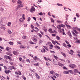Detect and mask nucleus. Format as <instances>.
Segmentation results:
<instances>
[{
    "label": "nucleus",
    "instance_id": "obj_1",
    "mask_svg": "<svg viewBox=\"0 0 80 80\" xmlns=\"http://www.w3.org/2000/svg\"><path fill=\"white\" fill-rule=\"evenodd\" d=\"M17 4L18 5L17 6V8H16V10H18L20 7H23V5L22 4V2L20 0H18L17 2Z\"/></svg>",
    "mask_w": 80,
    "mask_h": 80
},
{
    "label": "nucleus",
    "instance_id": "obj_2",
    "mask_svg": "<svg viewBox=\"0 0 80 80\" xmlns=\"http://www.w3.org/2000/svg\"><path fill=\"white\" fill-rule=\"evenodd\" d=\"M61 27L65 28V26L62 24H61L60 25H58L57 26V28L58 29H60V30H62V28H61Z\"/></svg>",
    "mask_w": 80,
    "mask_h": 80
},
{
    "label": "nucleus",
    "instance_id": "obj_3",
    "mask_svg": "<svg viewBox=\"0 0 80 80\" xmlns=\"http://www.w3.org/2000/svg\"><path fill=\"white\" fill-rule=\"evenodd\" d=\"M72 32L73 36L74 37H77V35L75 33H76V34H78V32L76 30L74 29L72 31Z\"/></svg>",
    "mask_w": 80,
    "mask_h": 80
},
{
    "label": "nucleus",
    "instance_id": "obj_4",
    "mask_svg": "<svg viewBox=\"0 0 80 80\" xmlns=\"http://www.w3.org/2000/svg\"><path fill=\"white\" fill-rule=\"evenodd\" d=\"M69 66L70 67H71V68H72L73 69H74L75 68H76V66L75 65V64H71L69 65Z\"/></svg>",
    "mask_w": 80,
    "mask_h": 80
},
{
    "label": "nucleus",
    "instance_id": "obj_5",
    "mask_svg": "<svg viewBox=\"0 0 80 80\" xmlns=\"http://www.w3.org/2000/svg\"><path fill=\"white\" fill-rule=\"evenodd\" d=\"M32 40L34 42H37L38 41V40H37V39L36 38H35V37L32 38Z\"/></svg>",
    "mask_w": 80,
    "mask_h": 80
},
{
    "label": "nucleus",
    "instance_id": "obj_6",
    "mask_svg": "<svg viewBox=\"0 0 80 80\" xmlns=\"http://www.w3.org/2000/svg\"><path fill=\"white\" fill-rule=\"evenodd\" d=\"M68 34L70 38H72V34H71V32H70V31H68Z\"/></svg>",
    "mask_w": 80,
    "mask_h": 80
},
{
    "label": "nucleus",
    "instance_id": "obj_7",
    "mask_svg": "<svg viewBox=\"0 0 80 80\" xmlns=\"http://www.w3.org/2000/svg\"><path fill=\"white\" fill-rule=\"evenodd\" d=\"M35 8L34 7H32L30 10V12L32 13L33 11H35Z\"/></svg>",
    "mask_w": 80,
    "mask_h": 80
},
{
    "label": "nucleus",
    "instance_id": "obj_8",
    "mask_svg": "<svg viewBox=\"0 0 80 80\" xmlns=\"http://www.w3.org/2000/svg\"><path fill=\"white\" fill-rule=\"evenodd\" d=\"M42 29L44 31V32H47L48 30L47 28L45 27L44 26L42 27Z\"/></svg>",
    "mask_w": 80,
    "mask_h": 80
},
{
    "label": "nucleus",
    "instance_id": "obj_9",
    "mask_svg": "<svg viewBox=\"0 0 80 80\" xmlns=\"http://www.w3.org/2000/svg\"><path fill=\"white\" fill-rule=\"evenodd\" d=\"M4 57L5 58H6L7 59L8 58V59H10V60H11V57L8 56H7V55H5Z\"/></svg>",
    "mask_w": 80,
    "mask_h": 80
},
{
    "label": "nucleus",
    "instance_id": "obj_10",
    "mask_svg": "<svg viewBox=\"0 0 80 80\" xmlns=\"http://www.w3.org/2000/svg\"><path fill=\"white\" fill-rule=\"evenodd\" d=\"M49 32L50 33H54V32L52 31V28H50L48 30Z\"/></svg>",
    "mask_w": 80,
    "mask_h": 80
},
{
    "label": "nucleus",
    "instance_id": "obj_11",
    "mask_svg": "<svg viewBox=\"0 0 80 80\" xmlns=\"http://www.w3.org/2000/svg\"><path fill=\"white\" fill-rule=\"evenodd\" d=\"M35 75L36 77V78H37L38 79H40V77L38 75V74L36 73L35 74Z\"/></svg>",
    "mask_w": 80,
    "mask_h": 80
},
{
    "label": "nucleus",
    "instance_id": "obj_12",
    "mask_svg": "<svg viewBox=\"0 0 80 80\" xmlns=\"http://www.w3.org/2000/svg\"><path fill=\"white\" fill-rule=\"evenodd\" d=\"M63 73L64 74H69V71H64Z\"/></svg>",
    "mask_w": 80,
    "mask_h": 80
},
{
    "label": "nucleus",
    "instance_id": "obj_13",
    "mask_svg": "<svg viewBox=\"0 0 80 80\" xmlns=\"http://www.w3.org/2000/svg\"><path fill=\"white\" fill-rule=\"evenodd\" d=\"M20 48H22L23 49L24 48H26V47L25 46H23L22 45L20 46Z\"/></svg>",
    "mask_w": 80,
    "mask_h": 80
},
{
    "label": "nucleus",
    "instance_id": "obj_14",
    "mask_svg": "<svg viewBox=\"0 0 80 80\" xmlns=\"http://www.w3.org/2000/svg\"><path fill=\"white\" fill-rule=\"evenodd\" d=\"M73 71L75 73H78L79 72L78 70L77 69H74Z\"/></svg>",
    "mask_w": 80,
    "mask_h": 80
},
{
    "label": "nucleus",
    "instance_id": "obj_15",
    "mask_svg": "<svg viewBox=\"0 0 80 80\" xmlns=\"http://www.w3.org/2000/svg\"><path fill=\"white\" fill-rule=\"evenodd\" d=\"M1 28L3 30H5V26L4 25H2L1 26Z\"/></svg>",
    "mask_w": 80,
    "mask_h": 80
},
{
    "label": "nucleus",
    "instance_id": "obj_16",
    "mask_svg": "<svg viewBox=\"0 0 80 80\" xmlns=\"http://www.w3.org/2000/svg\"><path fill=\"white\" fill-rule=\"evenodd\" d=\"M4 72H5V73H6V74H8V73H9V72H11V71H9V70H8V71L7 70H5Z\"/></svg>",
    "mask_w": 80,
    "mask_h": 80
},
{
    "label": "nucleus",
    "instance_id": "obj_17",
    "mask_svg": "<svg viewBox=\"0 0 80 80\" xmlns=\"http://www.w3.org/2000/svg\"><path fill=\"white\" fill-rule=\"evenodd\" d=\"M41 52L43 53H45L46 52V50L44 48H43L42 50H41Z\"/></svg>",
    "mask_w": 80,
    "mask_h": 80
},
{
    "label": "nucleus",
    "instance_id": "obj_18",
    "mask_svg": "<svg viewBox=\"0 0 80 80\" xmlns=\"http://www.w3.org/2000/svg\"><path fill=\"white\" fill-rule=\"evenodd\" d=\"M58 65L59 66H60V67H63V64H62L60 62H58Z\"/></svg>",
    "mask_w": 80,
    "mask_h": 80
},
{
    "label": "nucleus",
    "instance_id": "obj_19",
    "mask_svg": "<svg viewBox=\"0 0 80 80\" xmlns=\"http://www.w3.org/2000/svg\"><path fill=\"white\" fill-rule=\"evenodd\" d=\"M13 53L15 55H18V52L15 51H13Z\"/></svg>",
    "mask_w": 80,
    "mask_h": 80
},
{
    "label": "nucleus",
    "instance_id": "obj_20",
    "mask_svg": "<svg viewBox=\"0 0 80 80\" xmlns=\"http://www.w3.org/2000/svg\"><path fill=\"white\" fill-rule=\"evenodd\" d=\"M49 44H50L49 45V47H51V48H53V45L50 42H49Z\"/></svg>",
    "mask_w": 80,
    "mask_h": 80
},
{
    "label": "nucleus",
    "instance_id": "obj_21",
    "mask_svg": "<svg viewBox=\"0 0 80 80\" xmlns=\"http://www.w3.org/2000/svg\"><path fill=\"white\" fill-rule=\"evenodd\" d=\"M54 47L55 48H58L59 50H60V48L57 45L54 46Z\"/></svg>",
    "mask_w": 80,
    "mask_h": 80
},
{
    "label": "nucleus",
    "instance_id": "obj_22",
    "mask_svg": "<svg viewBox=\"0 0 80 80\" xmlns=\"http://www.w3.org/2000/svg\"><path fill=\"white\" fill-rule=\"evenodd\" d=\"M9 44H10V45H13V42H8Z\"/></svg>",
    "mask_w": 80,
    "mask_h": 80
},
{
    "label": "nucleus",
    "instance_id": "obj_23",
    "mask_svg": "<svg viewBox=\"0 0 80 80\" xmlns=\"http://www.w3.org/2000/svg\"><path fill=\"white\" fill-rule=\"evenodd\" d=\"M43 42V41L42 40L40 39L39 40V43L40 44V43H42Z\"/></svg>",
    "mask_w": 80,
    "mask_h": 80
},
{
    "label": "nucleus",
    "instance_id": "obj_24",
    "mask_svg": "<svg viewBox=\"0 0 80 80\" xmlns=\"http://www.w3.org/2000/svg\"><path fill=\"white\" fill-rule=\"evenodd\" d=\"M61 54L63 55V56L64 57H66V54H65V53H64V52H61Z\"/></svg>",
    "mask_w": 80,
    "mask_h": 80
},
{
    "label": "nucleus",
    "instance_id": "obj_25",
    "mask_svg": "<svg viewBox=\"0 0 80 80\" xmlns=\"http://www.w3.org/2000/svg\"><path fill=\"white\" fill-rule=\"evenodd\" d=\"M43 47L45 48V50H47V51H48V48H47V47L46 46H43Z\"/></svg>",
    "mask_w": 80,
    "mask_h": 80
},
{
    "label": "nucleus",
    "instance_id": "obj_26",
    "mask_svg": "<svg viewBox=\"0 0 80 80\" xmlns=\"http://www.w3.org/2000/svg\"><path fill=\"white\" fill-rule=\"evenodd\" d=\"M10 49H11L10 48L8 47L6 48V50L7 51H8L10 50Z\"/></svg>",
    "mask_w": 80,
    "mask_h": 80
},
{
    "label": "nucleus",
    "instance_id": "obj_27",
    "mask_svg": "<svg viewBox=\"0 0 80 80\" xmlns=\"http://www.w3.org/2000/svg\"><path fill=\"white\" fill-rule=\"evenodd\" d=\"M69 70V72H70V73H72V74H73V71L72 70Z\"/></svg>",
    "mask_w": 80,
    "mask_h": 80
},
{
    "label": "nucleus",
    "instance_id": "obj_28",
    "mask_svg": "<svg viewBox=\"0 0 80 80\" xmlns=\"http://www.w3.org/2000/svg\"><path fill=\"white\" fill-rule=\"evenodd\" d=\"M50 73L52 74V75H53V74H55V72L53 71H50Z\"/></svg>",
    "mask_w": 80,
    "mask_h": 80
},
{
    "label": "nucleus",
    "instance_id": "obj_29",
    "mask_svg": "<svg viewBox=\"0 0 80 80\" xmlns=\"http://www.w3.org/2000/svg\"><path fill=\"white\" fill-rule=\"evenodd\" d=\"M56 38L58 40H59L60 39V38L58 36H57L56 37Z\"/></svg>",
    "mask_w": 80,
    "mask_h": 80
},
{
    "label": "nucleus",
    "instance_id": "obj_30",
    "mask_svg": "<svg viewBox=\"0 0 80 80\" xmlns=\"http://www.w3.org/2000/svg\"><path fill=\"white\" fill-rule=\"evenodd\" d=\"M51 41L53 43V44H54V45H56V42H55L54 41H53V40H51Z\"/></svg>",
    "mask_w": 80,
    "mask_h": 80
},
{
    "label": "nucleus",
    "instance_id": "obj_31",
    "mask_svg": "<svg viewBox=\"0 0 80 80\" xmlns=\"http://www.w3.org/2000/svg\"><path fill=\"white\" fill-rule=\"evenodd\" d=\"M38 36H39V37H40V38H42V35L40 33H38Z\"/></svg>",
    "mask_w": 80,
    "mask_h": 80
},
{
    "label": "nucleus",
    "instance_id": "obj_32",
    "mask_svg": "<svg viewBox=\"0 0 80 80\" xmlns=\"http://www.w3.org/2000/svg\"><path fill=\"white\" fill-rule=\"evenodd\" d=\"M23 19H22V18H21L19 19V21L20 22H23Z\"/></svg>",
    "mask_w": 80,
    "mask_h": 80
},
{
    "label": "nucleus",
    "instance_id": "obj_33",
    "mask_svg": "<svg viewBox=\"0 0 80 80\" xmlns=\"http://www.w3.org/2000/svg\"><path fill=\"white\" fill-rule=\"evenodd\" d=\"M56 5H57L58 6H63V5L62 4H60L59 3H57Z\"/></svg>",
    "mask_w": 80,
    "mask_h": 80
},
{
    "label": "nucleus",
    "instance_id": "obj_34",
    "mask_svg": "<svg viewBox=\"0 0 80 80\" xmlns=\"http://www.w3.org/2000/svg\"><path fill=\"white\" fill-rule=\"evenodd\" d=\"M22 78H23V79L24 80H26V78H25V76L24 75H22Z\"/></svg>",
    "mask_w": 80,
    "mask_h": 80
},
{
    "label": "nucleus",
    "instance_id": "obj_35",
    "mask_svg": "<svg viewBox=\"0 0 80 80\" xmlns=\"http://www.w3.org/2000/svg\"><path fill=\"white\" fill-rule=\"evenodd\" d=\"M54 57L56 59V60H57L58 59V57H57V56H55V55H53Z\"/></svg>",
    "mask_w": 80,
    "mask_h": 80
},
{
    "label": "nucleus",
    "instance_id": "obj_36",
    "mask_svg": "<svg viewBox=\"0 0 80 80\" xmlns=\"http://www.w3.org/2000/svg\"><path fill=\"white\" fill-rule=\"evenodd\" d=\"M35 24H36V25H37V27H40V25L39 24H38V23L36 22V23Z\"/></svg>",
    "mask_w": 80,
    "mask_h": 80
},
{
    "label": "nucleus",
    "instance_id": "obj_37",
    "mask_svg": "<svg viewBox=\"0 0 80 80\" xmlns=\"http://www.w3.org/2000/svg\"><path fill=\"white\" fill-rule=\"evenodd\" d=\"M50 53H55V52L53 51H50Z\"/></svg>",
    "mask_w": 80,
    "mask_h": 80
},
{
    "label": "nucleus",
    "instance_id": "obj_38",
    "mask_svg": "<svg viewBox=\"0 0 80 80\" xmlns=\"http://www.w3.org/2000/svg\"><path fill=\"white\" fill-rule=\"evenodd\" d=\"M22 38L23 39H26V38H27V36H23L22 37Z\"/></svg>",
    "mask_w": 80,
    "mask_h": 80
},
{
    "label": "nucleus",
    "instance_id": "obj_39",
    "mask_svg": "<svg viewBox=\"0 0 80 80\" xmlns=\"http://www.w3.org/2000/svg\"><path fill=\"white\" fill-rule=\"evenodd\" d=\"M22 18L24 20H25V17L24 14H22Z\"/></svg>",
    "mask_w": 80,
    "mask_h": 80
},
{
    "label": "nucleus",
    "instance_id": "obj_40",
    "mask_svg": "<svg viewBox=\"0 0 80 80\" xmlns=\"http://www.w3.org/2000/svg\"><path fill=\"white\" fill-rule=\"evenodd\" d=\"M62 45H63V47H66V48H67V47L66 46V44H65V43H62Z\"/></svg>",
    "mask_w": 80,
    "mask_h": 80
},
{
    "label": "nucleus",
    "instance_id": "obj_41",
    "mask_svg": "<svg viewBox=\"0 0 80 80\" xmlns=\"http://www.w3.org/2000/svg\"><path fill=\"white\" fill-rule=\"evenodd\" d=\"M33 58L34 60H37V59H38V58L37 57L35 56V58Z\"/></svg>",
    "mask_w": 80,
    "mask_h": 80
},
{
    "label": "nucleus",
    "instance_id": "obj_42",
    "mask_svg": "<svg viewBox=\"0 0 80 80\" xmlns=\"http://www.w3.org/2000/svg\"><path fill=\"white\" fill-rule=\"evenodd\" d=\"M57 22H58V23H62V21H60L59 20H58L57 21Z\"/></svg>",
    "mask_w": 80,
    "mask_h": 80
},
{
    "label": "nucleus",
    "instance_id": "obj_43",
    "mask_svg": "<svg viewBox=\"0 0 80 80\" xmlns=\"http://www.w3.org/2000/svg\"><path fill=\"white\" fill-rule=\"evenodd\" d=\"M76 15L77 18H78V17H80V15H79V14H78V13H76Z\"/></svg>",
    "mask_w": 80,
    "mask_h": 80
},
{
    "label": "nucleus",
    "instance_id": "obj_44",
    "mask_svg": "<svg viewBox=\"0 0 80 80\" xmlns=\"http://www.w3.org/2000/svg\"><path fill=\"white\" fill-rule=\"evenodd\" d=\"M6 54L8 55H9V56H12V54H11L8 52H7Z\"/></svg>",
    "mask_w": 80,
    "mask_h": 80
},
{
    "label": "nucleus",
    "instance_id": "obj_45",
    "mask_svg": "<svg viewBox=\"0 0 80 80\" xmlns=\"http://www.w3.org/2000/svg\"><path fill=\"white\" fill-rule=\"evenodd\" d=\"M11 24H12V23L10 22H8V27H10V25Z\"/></svg>",
    "mask_w": 80,
    "mask_h": 80
},
{
    "label": "nucleus",
    "instance_id": "obj_46",
    "mask_svg": "<svg viewBox=\"0 0 80 80\" xmlns=\"http://www.w3.org/2000/svg\"><path fill=\"white\" fill-rule=\"evenodd\" d=\"M31 27L32 30H33V29L35 28V27H34V26L32 25H31Z\"/></svg>",
    "mask_w": 80,
    "mask_h": 80
},
{
    "label": "nucleus",
    "instance_id": "obj_47",
    "mask_svg": "<svg viewBox=\"0 0 80 80\" xmlns=\"http://www.w3.org/2000/svg\"><path fill=\"white\" fill-rule=\"evenodd\" d=\"M63 69H65V70H68V69L65 67L64 66L62 67Z\"/></svg>",
    "mask_w": 80,
    "mask_h": 80
},
{
    "label": "nucleus",
    "instance_id": "obj_48",
    "mask_svg": "<svg viewBox=\"0 0 80 80\" xmlns=\"http://www.w3.org/2000/svg\"><path fill=\"white\" fill-rule=\"evenodd\" d=\"M67 28H71V26H70L69 25H67Z\"/></svg>",
    "mask_w": 80,
    "mask_h": 80
},
{
    "label": "nucleus",
    "instance_id": "obj_49",
    "mask_svg": "<svg viewBox=\"0 0 80 80\" xmlns=\"http://www.w3.org/2000/svg\"><path fill=\"white\" fill-rule=\"evenodd\" d=\"M26 62H29V63H30V60L28 59H26Z\"/></svg>",
    "mask_w": 80,
    "mask_h": 80
},
{
    "label": "nucleus",
    "instance_id": "obj_50",
    "mask_svg": "<svg viewBox=\"0 0 80 80\" xmlns=\"http://www.w3.org/2000/svg\"><path fill=\"white\" fill-rule=\"evenodd\" d=\"M8 32L10 34H11V33H12V32H11V31H10L9 29L8 30Z\"/></svg>",
    "mask_w": 80,
    "mask_h": 80
},
{
    "label": "nucleus",
    "instance_id": "obj_51",
    "mask_svg": "<svg viewBox=\"0 0 80 80\" xmlns=\"http://www.w3.org/2000/svg\"><path fill=\"white\" fill-rule=\"evenodd\" d=\"M76 52L78 54H80V51L79 50L78 51H77Z\"/></svg>",
    "mask_w": 80,
    "mask_h": 80
},
{
    "label": "nucleus",
    "instance_id": "obj_52",
    "mask_svg": "<svg viewBox=\"0 0 80 80\" xmlns=\"http://www.w3.org/2000/svg\"><path fill=\"white\" fill-rule=\"evenodd\" d=\"M76 42L77 43H80V39H79L78 40L76 41Z\"/></svg>",
    "mask_w": 80,
    "mask_h": 80
},
{
    "label": "nucleus",
    "instance_id": "obj_53",
    "mask_svg": "<svg viewBox=\"0 0 80 80\" xmlns=\"http://www.w3.org/2000/svg\"><path fill=\"white\" fill-rule=\"evenodd\" d=\"M68 16H69V15H66V20H67V19H68Z\"/></svg>",
    "mask_w": 80,
    "mask_h": 80
},
{
    "label": "nucleus",
    "instance_id": "obj_54",
    "mask_svg": "<svg viewBox=\"0 0 80 80\" xmlns=\"http://www.w3.org/2000/svg\"><path fill=\"white\" fill-rule=\"evenodd\" d=\"M30 44H35V43L31 41L30 42Z\"/></svg>",
    "mask_w": 80,
    "mask_h": 80
},
{
    "label": "nucleus",
    "instance_id": "obj_55",
    "mask_svg": "<svg viewBox=\"0 0 80 80\" xmlns=\"http://www.w3.org/2000/svg\"><path fill=\"white\" fill-rule=\"evenodd\" d=\"M38 15H43V13H42V12H41L38 13Z\"/></svg>",
    "mask_w": 80,
    "mask_h": 80
},
{
    "label": "nucleus",
    "instance_id": "obj_56",
    "mask_svg": "<svg viewBox=\"0 0 80 80\" xmlns=\"http://www.w3.org/2000/svg\"><path fill=\"white\" fill-rule=\"evenodd\" d=\"M8 69L9 70H12V68L11 66H9Z\"/></svg>",
    "mask_w": 80,
    "mask_h": 80
},
{
    "label": "nucleus",
    "instance_id": "obj_57",
    "mask_svg": "<svg viewBox=\"0 0 80 80\" xmlns=\"http://www.w3.org/2000/svg\"><path fill=\"white\" fill-rule=\"evenodd\" d=\"M51 21L52 22H53V23H54V20H53V19L51 18Z\"/></svg>",
    "mask_w": 80,
    "mask_h": 80
},
{
    "label": "nucleus",
    "instance_id": "obj_58",
    "mask_svg": "<svg viewBox=\"0 0 80 80\" xmlns=\"http://www.w3.org/2000/svg\"><path fill=\"white\" fill-rule=\"evenodd\" d=\"M31 19L30 18V17H28V21H30Z\"/></svg>",
    "mask_w": 80,
    "mask_h": 80
},
{
    "label": "nucleus",
    "instance_id": "obj_59",
    "mask_svg": "<svg viewBox=\"0 0 80 80\" xmlns=\"http://www.w3.org/2000/svg\"><path fill=\"white\" fill-rule=\"evenodd\" d=\"M15 74H16V75H19V73L18 72H17V71L15 72Z\"/></svg>",
    "mask_w": 80,
    "mask_h": 80
},
{
    "label": "nucleus",
    "instance_id": "obj_60",
    "mask_svg": "<svg viewBox=\"0 0 80 80\" xmlns=\"http://www.w3.org/2000/svg\"><path fill=\"white\" fill-rule=\"evenodd\" d=\"M56 76L57 77H58V76H59V75L58 74H57V73H56L55 74Z\"/></svg>",
    "mask_w": 80,
    "mask_h": 80
},
{
    "label": "nucleus",
    "instance_id": "obj_61",
    "mask_svg": "<svg viewBox=\"0 0 80 80\" xmlns=\"http://www.w3.org/2000/svg\"><path fill=\"white\" fill-rule=\"evenodd\" d=\"M65 42H66V43H67V44H69V42H68L66 40L65 41Z\"/></svg>",
    "mask_w": 80,
    "mask_h": 80
},
{
    "label": "nucleus",
    "instance_id": "obj_62",
    "mask_svg": "<svg viewBox=\"0 0 80 80\" xmlns=\"http://www.w3.org/2000/svg\"><path fill=\"white\" fill-rule=\"evenodd\" d=\"M44 58L45 59V60H46V61H48V59L47 58L44 57Z\"/></svg>",
    "mask_w": 80,
    "mask_h": 80
},
{
    "label": "nucleus",
    "instance_id": "obj_63",
    "mask_svg": "<svg viewBox=\"0 0 80 80\" xmlns=\"http://www.w3.org/2000/svg\"><path fill=\"white\" fill-rule=\"evenodd\" d=\"M70 52H71V53H73L74 52L73 51V50H70Z\"/></svg>",
    "mask_w": 80,
    "mask_h": 80
},
{
    "label": "nucleus",
    "instance_id": "obj_64",
    "mask_svg": "<svg viewBox=\"0 0 80 80\" xmlns=\"http://www.w3.org/2000/svg\"><path fill=\"white\" fill-rule=\"evenodd\" d=\"M67 46H68V47L70 48L71 47V45H70V44H68Z\"/></svg>",
    "mask_w": 80,
    "mask_h": 80
}]
</instances>
